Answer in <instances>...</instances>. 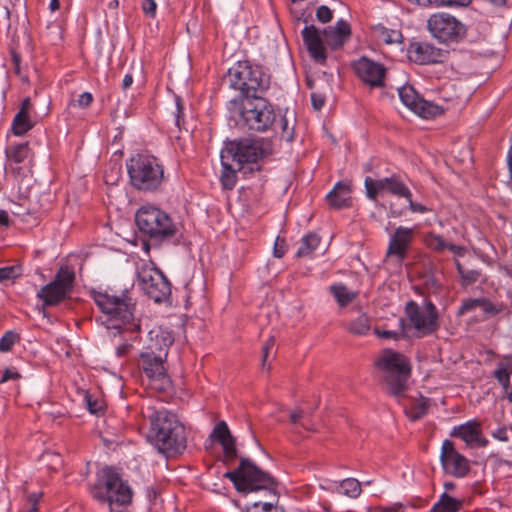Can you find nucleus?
<instances>
[{
	"mask_svg": "<svg viewBox=\"0 0 512 512\" xmlns=\"http://www.w3.org/2000/svg\"><path fill=\"white\" fill-rule=\"evenodd\" d=\"M19 378H21V375L17 371H13V370L7 368L3 372L0 383L6 382L8 380H17Z\"/></svg>",
	"mask_w": 512,
	"mask_h": 512,
	"instance_id": "052dcab7",
	"label": "nucleus"
},
{
	"mask_svg": "<svg viewBox=\"0 0 512 512\" xmlns=\"http://www.w3.org/2000/svg\"><path fill=\"white\" fill-rule=\"evenodd\" d=\"M398 93L402 103L422 118L435 117L443 112L440 106L421 98L411 85L402 86Z\"/></svg>",
	"mask_w": 512,
	"mask_h": 512,
	"instance_id": "a211bd4d",
	"label": "nucleus"
},
{
	"mask_svg": "<svg viewBox=\"0 0 512 512\" xmlns=\"http://www.w3.org/2000/svg\"><path fill=\"white\" fill-rule=\"evenodd\" d=\"M400 326L402 328L400 332L391 331V330H381V329L376 328L375 329V334L378 337L384 338V339H399L405 333V330H404L405 321H404V319H400Z\"/></svg>",
	"mask_w": 512,
	"mask_h": 512,
	"instance_id": "ea45409f",
	"label": "nucleus"
},
{
	"mask_svg": "<svg viewBox=\"0 0 512 512\" xmlns=\"http://www.w3.org/2000/svg\"><path fill=\"white\" fill-rule=\"evenodd\" d=\"M93 102V96L90 92H84L79 95L77 100H72L70 105L79 106L81 108H87Z\"/></svg>",
	"mask_w": 512,
	"mask_h": 512,
	"instance_id": "09e8293b",
	"label": "nucleus"
},
{
	"mask_svg": "<svg viewBox=\"0 0 512 512\" xmlns=\"http://www.w3.org/2000/svg\"><path fill=\"white\" fill-rule=\"evenodd\" d=\"M316 18L322 23H327L332 20L333 12L328 6L321 5L316 11Z\"/></svg>",
	"mask_w": 512,
	"mask_h": 512,
	"instance_id": "de8ad7c7",
	"label": "nucleus"
},
{
	"mask_svg": "<svg viewBox=\"0 0 512 512\" xmlns=\"http://www.w3.org/2000/svg\"><path fill=\"white\" fill-rule=\"evenodd\" d=\"M425 244L435 252H443L448 248V243L441 235L430 232L425 237Z\"/></svg>",
	"mask_w": 512,
	"mask_h": 512,
	"instance_id": "72a5a7b5",
	"label": "nucleus"
},
{
	"mask_svg": "<svg viewBox=\"0 0 512 512\" xmlns=\"http://www.w3.org/2000/svg\"><path fill=\"white\" fill-rule=\"evenodd\" d=\"M403 214H404V210H398L394 207L393 204H390L388 217L397 218V217H401Z\"/></svg>",
	"mask_w": 512,
	"mask_h": 512,
	"instance_id": "338daca9",
	"label": "nucleus"
},
{
	"mask_svg": "<svg viewBox=\"0 0 512 512\" xmlns=\"http://www.w3.org/2000/svg\"><path fill=\"white\" fill-rule=\"evenodd\" d=\"M10 53H11V60L13 62V65H14V72L16 75H18L21 80L23 82H28V76L27 75H22V71H21V56L20 54L15 50V49H11L10 50Z\"/></svg>",
	"mask_w": 512,
	"mask_h": 512,
	"instance_id": "c03bdc74",
	"label": "nucleus"
},
{
	"mask_svg": "<svg viewBox=\"0 0 512 512\" xmlns=\"http://www.w3.org/2000/svg\"><path fill=\"white\" fill-rule=\"evenodd\" d=\"M149 335L150 341L139 355L138 367L154 389L167 392L172 388V381L167 373L166 361L174 339L170 333L162 331H150Z\"/></svg>",
	"mask_w": 512,
	"mask_h": 512,
	"instance_id": "f03ea898",
	"label": "nucleus"
},
{
	"mask_svg": "<svg viewBox=\"0 0 512 512\" xmlns=\"http://www.w3.org/2000/svg\"><path fill=\"white\" fill-rule=\"evenodd\" d=\"M461 507V500L453 498L444 492L441 494L438 502L433 505L430 512H458Z\"/></svg>",
	"mask_w": 512,
	"mask_h": 512,
	"instance_id": "cd10ccee",
	"label": "nucleus"
},
{
	"mask_svg": "<svg viewBox=\"0 0 512 512\" xmlns=\"http://www.w3.org/2000/svg\"><path fill=\"white\" fill-rule=\"evenodd\" d=\"M34 127V123L30 119L29 114L17 112L12 121L11 130L14 135L22 136Z\"/></svg>",
	"mask_w": 512,
	"mask_h": 512,
	"instance_id": "7c9ffc66",
	"label": "nucleus"
},
{
	"mask_svg": "<svg viewBox=\"0 0 512 512\" xmlns=\"http://www.w3.org/2000/svg\"><path fill=\"white\" fill-rule=\"evenodd\" d=\"M223 84L238 91L231 100H249L264 95L270 87L271 77L262 66L249 61H238L223 77Z\"/></svg>",
	"mask_w": 512,
	"mask_h": 512,
	"instance_id": "423d86ee",
	"label": "nucleus"
},
{
	"mask_svg": "<svg viewBox=\"0 0 512 512\" xmlns=\"http://www.w3.org/2000/svg\"><path fill=\"white\" fill-rule=\"evenodd\" d=\"M223 151L236 162L238 172L246 175L254 173V171H260L257 162L272 154L273 143L265 138H241L228 142Z\"/></svg>",
	"mask_w": 512,
	"mask_h": 512,
	"instance_id": "1a4fd4ad",
	"label": "nucleus"
},
{
	"mask_svg": "<svg viewBox=\"0 0 512 512\" xmlns=\"http://www.w3.org/2000/svg\"><path fill=\"white\" fill-rule=\"evenodd\" d=\"M427 28L431 35L441 43H459L467 35V27L455 16L439 12L430 15Z\"/></svg>",
	"mask_w": 512,
	"mask_h": 512,
	"instance_id": "ddd939ff",
	"label": "nucleus"
},
{
	"mask_svg": "<svg viewBox=\"0 0 512 512\" xmlns=\"http://www.w3.org/2000/svg\"><path fill=\"white\" fill-rule=\"evenodd\" d=\"M210 437L222 446L224 464L230 465L238 458L236 438L231 434L225 421H220L214 426Z\"/></svg>",
	"mask_w": 512,
	"mask_h": 512,
	"instance_id": "412c9836",
	"label": "nucleus"
},
{
	"mask_svg": "<svg viewBox=\"0 0 512 512\" xmlns=\"http://www.w3.org/2000/svg\"><path fill=\"white\" fill-rule=\"evenodd\" d=\"M76 274L69 266H61L54 279L41 287L37 298L43 302V307L56 306L71 298L75 286Z\"/></svg>",
	"mask_w": 512,
	"mask_h": 512,
	"instance_id": "f8f14e48",
	"label": "nucleus"
},
{
	"mask_svg": "<svg viewBox=\"0 0 512 512\" xmlns=\"http://www.w3.org/2000/svg\"><path fill=\"white\" fill-rule=\"evenodd\" d=\"M382 35L384 37L385 42L388 44L398 42L399 38L401 37L400 32L393 30L389 32L386 28H384Z\"/></svg>",
	"mask_w": 512,
	"mask_h": 512,
	"instance_id": "6e6d98bb",
	"label": "nucleus"
},
{
	"mask_svg": "<svg viewBox=\"0 0 512 512\" xmlns=\"http://www.w3.org/2000/svg\"><path fill=\"white\" fill-rule=\"evenodd\" d=\"M447 250L451 251L457 256H463L466 252V248L464 246H459L451 243H448Z\"/></svg>",
	"mask_w": 512,
	"mask_h": 512,
	"instance_id": "e2e57ef3",
	"label": "nucleus"
},
{
	"mask_svg": "<svg viewBox=\"0 0 512 512\" xmlns=\"http://www.w3.org/2000/svg\"><path fill=\"white\" fill-rule=\"evenodd\" d=\"M139 231L155 244L171 242L178 234V228L171 217L154 206H142L135 214Z\"/></svg>",
	"mask_w": 512,
	"mask_h": 512,
	"instance_id": "9d476101",
	"label": "nucleus"
},
{
	"mask_svg": "<svg viewBox=\"0 0 512 512\" xmlns=\"http://www.w3.org/2000/svg\"><path fill=\"white\" fill-rule=\"evenodd\" d=\"M370 329L369 319L366 315H361L349 325V331L355 335H364Z\"/></svg>",
	"mask_w": 512,
	"mask_h": 512,
	"instance_id": "c9c22d12",
	"label": "nucleus"
},
{
	"mask_svg": "<svg viewBox=\"0 0 512 512\" xmlns=\"http://www.w3.org/2000/svg\"><path fill=\"white\" fill-rule=\"evenodd\" d=\"M324 38L333 50L341 48L351 35L350 25L345 20L337 21L335 27L324 29Z\"/></svg>",
	"mask_w": 512,
	"mask_h": 512,
	"instance_id": "393cba45",
	"label": "nucleus"
},
{
	"mask_svg": "<svg viewBox=\"0 0 512 512\" xmlns=\"http://www.w3.org/2000/svg\"><path fill=\"white\" fill-rule=\"evenodd\" d=\"M512 374V364L500 362L497 364V368L493 372V377L498 382H507Z\"/></svg>",
	"mask_w": 512,
	"mask_h": 512,
	"instance_id": "4c0bfd02",
	"label": "nucleus"
},
{
	"mask_svg": "<svg viewBox=\"0 0 512 512\" xmlns=\"http://www.w3.org/2000/svg\"><path fill=\"white\" fill-rule=\"evenodd\" d=\"M90 493L100 504L107 505L109 512H124L133 497L130 486L111 467H105L97 474Z\"/></svg>",
	"mask_w": 512,
	"mask_h": 512,
	"instance_id": "0eeeda50",
	"label": "nucleus"
},
{
	"mask_svg": "<svg viewBox=\"0 0 512 512\" xmlns=\"http://www.w3.org/2000/svg\"><path fill=\"white\" fill-rule=\"evenodd\" d=\"M306 415V412L303 409H297L290 414V421L293 424H297L301 418Z\"/></svg>",
	"mask_w": 512,
	"mask_h": 512,
	"instance_id": "0e129e2a",
	"label": "nucleus"
},
{
	"mask_svg": "<svg viewBox=\"0 0 512 512\" xmlns=\"http://www.w3.org/2000/svg\"><path fill=\"white\" fill-rule=\"evenodd\" d=\"M148 439L166 456L182 454L187 447L184 425L177 416L165 409L154 410L149 415Z\"/></svg>",
	"mask_w": 512,
	"mask_h": 512,
	"instance_id": "20e7f679",
	"label": "nucleus"
},
{
	"mask_svg": "<svg viewBox=\"0 0 512 512\" xmlns=\"http://www.w3.org/2000/svg\"><path fill=\"white\" fill-rule=\"evenodd\" d=\"M427 410L428 400L422 397L419 401L415 402L406 409V415L410 418V420L416 421L425 416Z\"/></svg>",
	"mask_w": 512,
	"mask_h": 512,
	"instance_id": "473e14b6",
	"label": "nucleus"
},
{
	"mask_svg": "<svg viewBox=\"0 0 512 512\" xmlns=\"http://www.w3.org/2000/svg\"><path fill=\"white\" fill-rule=\"evenodd\" d=\"M409 203V209L414 213H426L429 211V208L423 204L416 203L412 200V197L405 198Z\"/></svg>",
	"mask_w": 512,
	"mask_h": 512,
	"instance_id": "4d7b16f0",
	"label": "nucleus"
},
{
	"mask_svg": "<svg viewBox=\"0 0 512 512\" xmlns=\"http://www.w3.org/2000/svg\"><path fill=\"white\" fill-rule=\"evenodd\" d=\"M21 275V268L19 266H6L0 268V282L12 280Z\"/></svg>",
	"mask_w": 512,
	"mask_h": 512,
	"instance_id": "a19ab883",
	"label": "nucleus"
},
{
	"mask_svg": "<svg viewBox=\"0 0 512 512\" xmlns=\"http://www.w3.org/2000/svg\"><path fill=\"white\" fill-rule=\"evenodd\" d=\"M405 313L411 326L419 333V336L431 335L440 327L438 310L430 300L424 301L423 309L415 301L407 302Z\"/></svg>",
	"mask_w": 512,
	"mask_h": 512,
	"instance_id": "4468645a",
	"label": "nucleus"
},
{
	"mask_svg": "<svg viewBox=\"0 0 512 512\" xmlns=\"http://www.w3.org/2000/svg\"><path fill=\"white\" fill-rule=\"evenodd\" d=\"M127 171L133 187L141 191H155L164 180V169L151 155L137 154L127 161Z\"/></svg>",
	"mask_w": 512,
	"mask_h": 512,
	"instance_id": "9b49d317",
	"label": "nucleus"
},
{
	"mask_svg": "<svg viewBox=\"0 0 512 512\" xmlns=\"http://www.w3.org/2000/svg\"><path fill=\"white\" fill-rule=\"evenodd\" d=\"M352 68L359 79L370 87L385 86L386 68L383 64L363 56L352 63Z\"/></svg>",
	"mask_w": 512,
	"mask_h": 512,
	"instance_id": "f3484780",
	"label": "nucleus"
},
{
	"mask_svg": "<svg viewBox=\"0 0 512 512\" xmlns=\"http://www.w3.org/2000/svg\"><path fill=\"white\" fill-rule=\"evenodd\" d=\"M229 118L240 128L254 132L272 130L276 112L272 103L263 95L249 100H229L226 104Z\"/></svg>",
	"mask_w": 512,
	"mask_h": 512,
	"instance_id": "39448f33",
	"label": "nucleus"
},
{
	"mask_svg": "<svg viewBox=\"0 0 512 512\" xmlns=\"http://www.w3.org/2000/svg\"><path fill=\"white\" fill-rule=\"evenodd\" d=\"M414 229L399 226L391 235L387 255L396 256L400 262L404 261L407 251L413 241Z\"/></svg>",
	"mask_w": 512,
	"mask_h": 512,
	"instance_id": "4be33fe9",
	"label": "nucleus"
},
{
	"mask_svg": "<svg viewBox=\"0 0 512 512\" xmlns=\"http://www.w3.org/2000/svg\"><path fill=\"white\" fill-rule=\"evenodd\" d=\"M480 307L485 313L491 315H496L501 311V309L497 308L491 301L486 298H481Z\"/></svg>",
	"mask_w": 512,
	"mask_h": 512,
	"instance_id": "603ef678",
	"label": "nucleus"
},
{
	"mask_svg": "<svg viewBox=\"0 0 512 512\" xmlns=\"http://www.w3.org/2000/svg\"><path fill=\"white\" fill-rule=\"evenodd\" d=\"M492 436L493 438L502 442H507L509 440L507 428L505 426L499 427L495 431H493Z\"/></svg>",
	"mask_w": 512,
	"mask_h": 512,
	"instance_id": "13d9d810",
	"label": "nucleus"
},
{
	"mask_svg": "<svg viewBox=\"0 0 512 512\" xmlns=\"http://www.w3.org/2000/svg\"><path fill=\"white\" fill-rule=\"evenodd\" d=\"M312 106L315 110H320L325 104V98L317 93L311 94Z\"/></svg>",
	"mask_w": 512,
	"mask_h": 512,
	"instance_id": "bf43d9fd",
	"label": "nucleus"
},
{
	"mask_svg": "<svg viewBox=\"0 0 512 512\" xmlns=\"http://www.w3.org/2000/svg\"><path fill=\"white\" fill-rule=\"evenodd\" d=\"M93 299L102 312L96 321L108 330H116L121 334L125 331L139 332L140 323L135 318V302L127 290L120 296L110 295L107 292H94Z\"/></svg>",
	"mask_w": 512,
	"mask_h": 512,
	"instance_id": "7ed1b4c3",
	"label": "nucleus"
},
{
	"mask_svg": "<svg viewBox=\"0 0 512 512\" xmlns=\"http://www.w3.org/2000/svg\"><path fill=\"white\" fill-rule=\"evenodd\" d=\"M285 254V240L277 237L274 243L273 255L281 258Z\"/></svg>",
	"mask_w": 512,
	"mask_h": 512,
	"instance_id": "5fc2aeb1",
	"label": "nucleus"
},
{
	"mask_svg": "<svg viewBox=\"0 0 512 512\" xmlns=\"http://www.w3.org/2000/svg\"><path fill=\"white\" fill-rule=\"evenodd\" d=\"M10 222L9 214L5 210H0V224L3 226H8Z\"/></svg>",
	"mask_w": 512,
	"mask_h": 512,
	"instance_id": "774afa93",
	"label": "nucleus"
},
{
	"mask_svg": "<svg viewBox=\"0 0 512 512\" xmlns=\"http://www.w3.org/2000/svg\"><path fill=\"white\" fill-rule=\"evenodd\" d=\"M131 348H132V344H130V343L121 344L116 348V354L118 357H124L129 353Z\"/></svg>",
	"mask_w": 512,
	"mask_h": 512,
	"instance_id": "680f3d73",
	"label": "nucleus"
},
{
	"mask_svg": "<svg viewBox=\"0 0 512 512\" xmlns=\"http://www.w3.org/2000/svg\"><path fill=\"white\" fill-rule=\"evenodd\" d=\"M351 191L349 182L339 181L327 194L326 199L329 205L335 209L348 208L352 205Z\"/></svg>",
	"mask_w": 512,
	"mask_h": 512,
	"instance_id": "a878e982",
	"label": "nucleus"
},
{
	"mask_svg": "<svg viewBox=\"0 0 512 512\" xmlns=\"http://www.w3.org/2000/svg\"><path fill=\"white\" fill-rule=\"evenodd\" d=\"M176 104V112L174 115L175 125L181 129L182 124L184 123V106L180 97L175 98Z\"/></svg>",
	"mask_w": 512,
	"mask_h": 512,
	"instance_id": "49530a36",
	"label": "nucleus"
},
{
	"mask_svg": "<svg viewBox=\"0 0 512 512\" xmlns=\"http://www.w3.org/2000/svg\"><path fill=\"white\" fill-rule=\"evenodd\" d=\"M480 277V272L477 270H465L464 274L461 276L462 285H471L478 281Z\"/></svg>",
	"mask_w": 512,
	"mask_h": 512,
	"instance_id": "8fccbe9b",
	"label": "nucleus"
},
{
	"mask_svg": "<svg viewBox=\"0 0 512 512\" xmlns=\"http://www.w3.org/2000/svg\"><path fill=\"white\" fill-rule=\"evenodd\" d=\"M438 6H468L470 0H429Z\"/></svg>",
	"mask_w": 512,
	"mask_h": 512,
	"instance_id": "3c124183",
	"label": "nucleus"
},
{
	"mask_svg": "<svg viewBox=\"0 0 512 512\" xmlns=\"http://www.w3.org/2000/svg\"><path fill=\"white\" fill-rule=\"evenodd\" d=\"M224 477L229 479L235 489L241 493L266 491L270 501H256L245 507L244 512H285L277 506V481L269 473L260 469L251 459L240 458L239 466L233 471H227Z\"/></svg>",
	"mask_w": 512,
	"mask_h": 512,
	"instance_id": "f257e3e1",
	"label": "nucleus"
},
{
	"mask_svg": "<svg viewBox=\"0 0 512 512\" xmlns=\"http://www.w3.org/2000/svg\"><path fill=\"white\" fill-rule=\"evenodd\" d=\"M87 409L91 414L98 415L103 410V402L94 398L90 393L86 392L84 396Z\"/></svg>",
	"mask_w": 512,
	"mask_h": 512,
	"instance_id": "58836bf2",
	"label": "nucleus"
},
{
	"mask_svg": "<svg viewBox=\"0 0 512 512\" xmlns=\"http://www.w3.org/2000/svg\"><path fill=\"white\" fill-rule=\"evenodd\" d=\"M320 244V237L316 233H309L301 240V245L296 253L297 257H305L311 254Z\"/></svg>",
	"mask_w": 512,
	"mask_h": 512,
	"instance_id": "2f4dec72",
	"label": "nucleus"
},
{
	"mask_svg": "<svg viewBox=\"0 0 512 512\" xmlns=\"http://www.w3.org/2000/svg\"><path fill=\"white\" fill-rule=\"evenodd\" d=\"M20 340V335L15 331L9 330L0 338V352H9L13 345Z\"/></svg>",
	"mask_w": 512,
	"mask_h": 512,
	"instance_id": "e433bc0d",
	"label": "nucleus"
},
{
	"mask_svg": "<svg viewBox=\"0 0 512 512\" xmlns=\"http://www.w3.org/2000/svg\"><path fill=\"white\" fill-rule=\"evenodd\" d=\"M157 4L155 0H144L142 3L143 12L149 16L154 17L156 14Z\"/></svg>",
	"mask_w": 512,
	"mask_h": 512,
	"instance_id": "864d4df0",
	"label": "nucleus"
},
{
	"mask_svg": "<svg viewBox=\"0 0 512 512\" xmlns=\"http://www.w3.org/2000/svg\"><path fill=\"white\" fill-rule=\"evenodd\" d=\"M365 193L368 199L377 201L380 195L389 193L400 198L412 197V192L399 174H392L381 179L367 176L364 180Z\"/></svg>",
	"mask_w": 512,
	"mask_h": 512,
	"instance_id": "2eb2a0df",
	"label": "nucleus"
},
{
	"mask_svg": "<svg viewBox=\"0 0 512 512\" xmlns=\"http://www.w3.org/2000/svg\"><path fill=\"white\" fill-rule=\"evenodd\" d=\"M302 37L313 60L319 64H325L327 60L326 49L317 28L314 25L305 26L302 30Z\"/></svg>",
	"mask_w": 512,
	"mask_h": 512,
	"instance_id": "5701e85b",
	"label": "nucleus"
},
{
	"mask_svg": "<svg viewBox=\"0 0 512 512\" xmlns=\"http://www.w3.org/2000/svg\"><path fill=\"white\" fill-rule=\"evenodd\" d=\"M228 155L222 150L221 151V166L222 171L220 175V182L225 190H232L237 182V171L238 167L234 168L226 159H229Z\"/></svg>",
	"mask_w": 512,
	"mask_h": 512,
	"instance_id": "bb28decb",
	"label": "nucleus"
},
{
	"mask_svg": "<svg viewBox=\"0 0 512 512\" xmlns=\"http://www.w3.org/2000/svg\"><path fill=\"white\" fill-rule=\"evenodd\" d=\"M440 460L444 470L455 477L462 478L469 473L468 460L456 451L454 443L448 439L442 444Z\"/></svg>",
	"mask_w": 512,
	"mask_h": 512,
	"instance_id": "6ab92c4d",
	"label": "nucleus"
},
{
	"mask_svg": "<svg viewBox=\"0 0 512 512\" xmlns=\"http://www.w3.org/2000/svg\"><path fill=\"white\" fill-rule=\"evenodd\" d=\"M340 487L345 495L352 498L358 497L361 493V483L354 478L343 480L340 483Z\"/></svg>",
	"mask_w": 512,
	"mask_h": 512,
	"instance_id": "f704fd0d",
	"label": "nucleus"
},
{
	"mask_svg": "<svg viewBox=\"0 0 512 512\" xmlns=\"http://www.w3.org/2000/svg\"><path fill=\"white\" fill-rule=\"evenodd\" d=\"M450 435L462 439L470 447H485L488 445V440L482 437L479 424L476 421H468L454 427Z\"/></svg>",
	"mask_w": 512,
	"mask_h": 512,
	"instance_id": "b1692460",
	"label": "nucleus"
},
{
	"mask_svg": "<svg viewBox=\"0 0 512 512\" xmlns=\"http://www.w3.org/2000/svg\"><path fill=\"white\" fill-rule=\"evenodd\" d=\"M329 290L341 307L347 306L357 297V293L350 291L347 286L342 283L331 285Z\"/></svg>",
	"mask_w": 512,
	"mask_h": 512,
	"instance_id": "c85d7f7f",
	"label": "nucleus"
},
{
	"mask_svg": "<svg viewBox=\"0 0 512 512\" xmlns=\"http://www.w3.org/2000/svg\"><path fill=\"white\" fill-rule=\"evenodd\" d=\"M138 281L144 293L157 303L167 300L171 295V284L159 269H143Z\"/></svg>",
	"mask_w": 512,
	"mask_h": 512,
	"instance_id": "dca6fc26",
	"label": "nucleus"
},
{
	"mask_svg": "<svg viewBox=\"0 0 512 512\" xmlns=\"http://www.w3.org/2000/svg\"><path fill=\"white\" fill-rule=\"evenodd\" d=\"M32 107L31 100L29 97H26L21 102V106L18 112H24L25 114H29V111Z\"/></svg>",
	"mask_w": 512,
	"mask_h": 512,
	"instance_id": "69168bd1",
	"label": "nucleus"
},
{
	"mask_svg": "<svg viewBox=\"0 0 512 512\" xmlns=\"http://www.w3.org/2000/svg\"><path fill=\"white\" fill-rule=\"evenodd\" d=\"M480 303H481V298H477V299L468 298V299H465L462 302V305L459 307L457 315L458 316H462V315L467 314L468 312L476 309L477 307H480Z\"/></svg>",
	"mask_w": 512,
	"mask_h": 512,
	"instance_id": "37998d69",
	"label": "nucleus"
},
{
	"mask_svg": "<svg viewBox=\"0 0 512 512\" xmlns=\"http://www.w3.org/2000/svg\"><path fill=\"white\" fill-rule=\"evenodd\" d=\"M424 284H425L426 289H428L434 293H437L442 289V284H441L440 280L433 273H431L425 277Z\"/></svg>",
	"mask_w": 512,
	"mask_h": 512,
	"instance_id": "a18cd8bd",
	"label": "nucleus"
},
{
	"mask_svg": "<svg viewBox=\"0 0 512 512\" xmlns=\"http://www.w3.org/2000/svg\"><path fill=\"white\" fill-rule=\"evenodd\" d=\"M386 391L395 398L404 396L411 375L409 359L400 352L384 349L374 363Z\"/></svg>",
	"mask_w": 512,
	"mask_h": 512,
	"instance_id": "6e6552de",
	"label": "nucleus"
},
{
	"mask_svg": "<svg viewBox=\"0 0 512 512\" xmlns=\"http://www.w3.org/2000/svg\"><path fill=\"white\" fill-rule=\"evenodd\" d=\"M408 57L417 64L442 63L447 58L446 50L435 47L425 41L411 42L407 49Z\"/></svg>",
	"mask_w": 512,
	"mask_h": 512,
	"instance_id": "aec40b11",
	"label": "nucleus"
},
{
	"mask_svg": "<svg viewBox=\"0 0 512 512\" xmlns=\"http://www.w3.org/2000/svg\"><path fill=\"white\" fill-rule=\"evenodd\" d=\"M30 147L28 142L11 144L6 149V155L9 160L15 163L24 162L30 155Z\"/></svg>",
	"mask_w": 512,
	"mask_h": 512,
	"instance_id": "c756f323",
	"label": "nucleus"
},
{
	"mask_svg": "<svg viewBox=\"0 0 512 512\" xmlns=\"http://www.w3.org/2000/svg\"><path fill=\"white\" fill-rule=\"evenodd\" d=\"M281 137L287 142H291L294 139V125H290L285 115L281 118Z\"/></svg>",
	"mask_w": 512,
	"mask_h": 512,
	"instance_id": "79ce46f5",
	"label": "nucleus"
}]
</instances>
